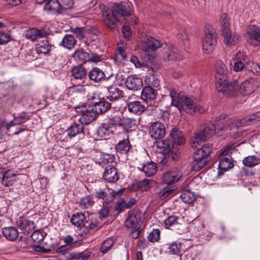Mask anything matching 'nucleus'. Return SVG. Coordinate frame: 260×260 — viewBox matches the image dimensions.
Segmentation results:
<instances>
[{"mask_svg":"<svg viewBox=\"0 0 260 260\" xmlns=\"http://www.w3.org/2000/svg\"><path fill=\"white\" fill-rule=\"evenodd\" d=\"M180 197L183 202L187 204L191 203L196 200L194 193L190 190L184 191L181 194Z\"/></svg>","mask_w":260,"mask_h":260,"instance_id":"8fccbe9b","label":"nucleus"},{"mask_svg":"<svg viewBox=\"0 0 260 260\" xmlns=\"http://www.w3.org/2000/svg\"><path fill=\"white\" fill-rule=\"evenodd\" d=\"M233 70L235 72L242 71L244 68H246V64L244 61L236 60L234 61Z\"/></svg>","mask_w":260,"mask_h":260,"instance_id":"69168bd1","label":"nucleus"},{"mask_svg":"<svg viewBox=\"0 0 260 260\" xmlns=\"http://www.w3.org/2000/svg\"><path fill=\"white\" fill-rule=\"evenodd\" d=\"M132 146L128 139H124L120 141L119 143L116 145L115 149L116 151L121 153H127Z\"/></svg>","mask_w":260,"mask_h":260,"instance_id":"ea45409f","label":"nucleus"},{"mask_svg":"<svg viewBox=\"0 0 260 260\" xmlns=\"http://www.w3.org/2000/svg\"><path fill=\"white\" fill-rule=\"evenodd\" d=\"M10 126L9 123L5 120L0 119V139H2L7 134Z\"/></svg>","mask_w":260,"mask_h":260,"instance_id":"5fc2aeb1","label":"nucleus"},{"mask_svg":"<svg viewBox=\"0 0 260 260\" xmlns=\"http://www.w3.org/2000/svg\"><path fill=\"white\" fill-rule=\"evenodd\" d=\"M138 168L140 171L143 172L147 177L154 175L157 170L156 164L152 161L140 165Z\"/></svg>","mask_w":260,"mask_h":260,"instance_id":"a878e982","label":"nucleus"},{"mask_svg":"<svg viewBox=\"0 0 260 260\" xmlns=\"http://www.w3.org/2000/svg\"><path fill=\"white\" fill-rule=\"evenodd\" d=\"M164 58L165 60H168L169 61H177V60H180L182 58V56L178 52L171 50L166 53V56H165Z\"/></svg>","mask_w":260,"mask_h":260,"instance_id":"3c124183","label":"nucleus"},{"mask_svg":"<svg viewBox=\"0 0 260 260\" xmlns=\"http://www.w3.org/2000/svg\"><path fill=\"white\" fill-rule=\"evenodd\" d=\"M61 8L57 0H49L45 3L44 9L50 14L56 12L61 13H62Z\"/></svg>","mask_w":260,"mask_h":260,"instance_id":"bb28decb","label":"nucleus"},{"mask_svg":"<svg viewBox=\"0 0 260 260\" xmlns=\"http://www.w3.org/2000/svg\"><path fill=\"white\" fill-rule=\"evenodd\" d=\"M76 44V40L72 35H66L62 39L60 45L63 47L71 49L74 47Z\"/></svg>","mask_w":260,"mask_h":260,"instance_id":"4c0bfd02","label":"nucleus"},{"mask_svg":"<svg viewBox=\"0 0 260 260\" xmlns=\"http://www.w3.org/2000/svg\"><path fill=\"white\" fill-rule=\"evenodd\" d=\"M103 178L108 182H115L119 179L117 170L113 166H108L103 173Z\"/></svg>","mask_w":260,"mask_h":260,"instance_id":"6ab92c4d","label":"nucleus"},{"mask_svg":"<svg viewBox=\"0 0 260 260\" xmlns=\"http://www.w3.org/2000/svg\"><path fill=\"white\" fill-rule=\"evenodd\" d=\"M140 219V215L137 214L135 211L129 212L128 216L125 221V225L129 229H136L138 228Z\"/></svg>","mask_w":260,"mask_h":260,"instance_id":"5701e85b","label":"nucleus"},{"mask_svg":"<svg viewBox=\"0 0 260 260\" xmlns=\"http://www.w3.org/2000/svg\"><path fill=\"white\" fill-rule=\"evenodd\" d=\"M94 204V201L89 196H86L82 198L79 202V206L82 209H89L92 207Z\"/></svg>","mask_w":260,"mask_h":260,"instance_id":"a18cd8bd","label":"nucleus"},{"mask_svg":"<svg viewBox=\"0 0 260 260\" xmlns=\"http://www.w3.org/2000/svg\"><path fill=\"white\" fill-rule=\"evenodd\" d=\"M246 42L251 46L256 47L260 45V27L250 25L244 34Z\"/></svg>","mask_w":260,"mask_h":260,"instance_id":"423d86ee","label":"nucleus"},{"mask_svg":"<svg viewBox=\"0 0 260 260\" xmlns=\"http://www.w3.org/2000/svg\"><path fill=\"white\" fill-rule=\"evenodd\" d=\"M79 121L82 124H88L91 122L95 118L96 114L91 106L88 108H84L78 111Z\"/></svg>","mask_w":260,"mask_h":260,"instance_id":"9b49d317","label":"nucleus"},{"mask_svg":"<svg viewBox=\"0 0 260 260\" xmlns=\"http://www.w3.org/2000/svg\"><path fill=\"white\" fill-rule=\"evenodd\" d=\"M126 208V201L120 200L117 201L115 205V209L118 212H122Z\"/></svg>","mask_w":260,"mask_h":260,"instance_id":"774afa93","label":"nucleus"},{"mask_svg":"<svg viewBox=\"0 0 260 260\" xmlns=\"http://www.w3.org/2000/svg\"><path fill=\"white\" fill-rule=\"evenodd\" d=\"M217 44V38L204 37L202 42V50L204 53L209 54L213 52Z\"/></svg>","mask_w":260,"mask_h":260,"instance_id":"412c9836","label":"nucleus"},{"mask_svg":"<svg viewBox=\"0 0 260 260\" xmlns=\"http://www.w3.org/2000/svg\"><path fill=\"white\" fill-rule=\"evenodd\" d=\"M224 36V43L228 47L236 45L239 41V36L237 34L232 32L231 29L222 32Z\"/></svg>","mask_w":260,"mask_h":260,"instance_id":"393cba45","label":"nucleus"},{"mask_svg":"<svg viewBox=\"0 0 260 260\" xmlns=\"http://www.w3.org/2000/svg\"><path fill=\"white\" fill-rule=\"evenodd\" d=\"M51 46L48 40H43L36 46V50L38 54L46 55L50 50Z\"/></svg>","mask_w":260,"mask_h":260,"instance_id":"58836bf2","label":"nucleus"},{"mask_svg":"<svg viewBox=\"0 0 260 260\" xmlns=\"http://www.w3.org/2000/svg\"><path fill=\"white\" fill-rule=\"evenodd\" d=\"M71 222L73 225L80 228V230L82 229V232L79 233L81 236H83L84 235H86L89 232L87 228L84 227L86 220L85 216L83 213H76L73 214L71 217Z\"/></svg>","mask_w":260,"mask_h":260,"instance_id":"9d476101","label":"nucleus"},{"mask_svg":"<svg viewBox=\"0 0 260 260\" xmlns=\"http://www.w3.org/2000/svg\"><path fill=\"white\" fill-rule=\"evenodd\" d=\"M73 57L79 63L82 64L89 61V53L83 49H80L75 51Z\"/></svg>","mask_w":260,"mask_h":260,"instance_id":"473e14b6","label":"nucleus"},{"mask_svg":"<svg viewBox=\"0 0 260 260\" xmlns=\"http://www.w3.org/2000/svg\"><path fill=\"white\" fill-rule=\"evenodd\" d=\"M143 50L148 53L153 51L160 47L162 43L153 38H148L143 43Z\"/></svg>","mask_w":260,"mask_h":260,"instance_id":"a211bd4d","label":"nucleus"},{"mask_svg":"<svg viewBox=\"0 0 260 260\" xmlns=\"http://www.w3.org/2000/svg\"><path fill=\"white\" fill-rule=\"evenodd\" d=\"M17 179V175L12 171L9 170L4 173L2 183L5 186H12Z\"/></svg>","mask_w":260,"mask_h":260,"instance_id":"2f4dec72","label":"nucleus"},{"mask_svg":"<svg viewBox=\"0 0 260 260\" xmlns=\"http://www.w3.org/2000/svg\"><path fill=\"white\" fill-rule=\"evenodd\" d=\"M3 235L10 241L15 240L18 236V231L13 226L6 227L2 229Z\"/></svg>","mask_w":260,"mask_h":260,"instance_id":"f704fd0d","label":"nucleus"},{"mask_svg":"<svg viewBox=\"0 0 260 260\" xmlns=\"http://www.w3.org/2000/svg\"><path fill=\"white\" fill-rule=\"evenodd\" d=\"M259 121H260V111L250 114L241 119H237L225 114H221L216 119V121L220 128H224L222 124L224 122L228 124L232 123L233 127H230V129L233 130L232 138L234 139L239 135L237 131L238 127L253 124Z\"/></svg>","mask_w":260,"mask_h":260,"instance_id":"7ed1b4c3","label":"nucleus"},{"mask_svg":"<svg viewBox=\"0 0 260 260\" xmlns=\"http://www.w3.org/2000/svg\"><path fill=\"white\" fill-rule=\"evenodd\" d=\"M157 146L160 148H162L161 151L164 154H167L169 152L170 150V147L169 145L164 140L160 141L158 142Z\"/></svg>","mask_w":260,"mask_h":260,"instance_id":"338daca9","label":"nucleus"},{"mask_svg":"<svg viewBox=\"0 0 260 260\" xmlns=\"http://www.w3.org/2000/svg\"><path fill=\"white\" fill-rule=\"evenodd\" d=\"M113 17L119 19L121 16H128L131 15L132 9L130 5L126 2L116 3L112 7Z\"/></svg>","mask_w":260,"mask_h":260,"instance_id":"0eeeda50","label":"nucleus"},{"mask_svg":"<svg viewBox=\"0 0 260 260\" xmlns=\"http://www.w3.org/2000/svg\"><path fill=\"white\" fill-rule=\"evenodd\" d=\"M46 233L43 230L40 229L35 231L31 235V239L36 243H40L44 239Z\"/></svg>","mask_w":260,"mask_h":260,"instance_id":"09e8293b","label":"nucleus"},{"mask_svg":"<svg viewBox=\"0 0 260 260\" xmlns=\"http://www.w3.org/2000/svg\"><path fill=\"white\" fill-rule=\"evenodd\" d=\"M136 124V120L134 119L127 118H124L123 117L122 126L121 129L124 132L128 128H132Z\"/></svg>","mask_w":260,"mask_h":260,"instance_id":"4d7b16f0","label":"nucleus"},{"mask_svg":"<svg viewBox=\"0 0 260 260\" xmlns=\"http://www.w3.org/2000/svg\"><path fill=\"white\" fill-rule=\"evenodd\" d=\"M260 163V158L256 155H252L245 157L243 160V164L247 167H253Z\"/></svg>","mask_w":260,"mask_h":260,"instance_id":"37998d69","label":"nucleus"},{"mask_svg":"<svg viewBox=\"0 0 260 260\" xmlns=\"http://www.w3.org/2000/svg\"><path fill=\"white\" fill-rule=\"evenodd\" d=\"M108 91L106 98L111 102L118 100L122 94V91L116 87H110Z\"/></svg>","mask_w":260,"mask_h":260,"instance_id":"e433bc0d","label":"nucleus"},{"mask_svg":"<svg viewBox=\"0 0 260 260\" xmlns=\"http://www.w3.org/2000/svg\"><path fill=\"white\" fill-rule=\"evenodd\" d=\"M68 136L70 138H73L77 135L84 134L83 124L80 121L79 123L74 122L67 129Z\"/></svg>","mask_w":260,"mask_h":260,"instance_id":"cd10ccee","label":"nucleus"},{"mask_svg":"<svg viewBox=\"0 0 260 260\" xmlns=\"http://www.w3.org/2000/svg\"><path fill=\"white\" fill-rule=\"evenodd\" d=\"M170 140L175 144L181 145L185 143V140L183 134L178 128H173L170 133Z\"/></svg>","mask_w":260,"mask_h":260,"instance_id":"aec40b11","label":"nucleus"},{"mask_svg":"<svg viewBox=\"0 0 260 260\" xmlns=\"http://www.w3.org/2000/svg\"><path fill=\"white\" fill-rule=\"evenodd\" d=\"M220 23L222 32H224L231 29L229 18L226 14L223 13L221 15Z\"/></svg>","mask_w":260,"mask_h":260,"instance_id":"603ef678","label":"nucleus"},{"mask_svg":"<svg viewBox=\"0 0 260 260\" xmlns=\"http://www.w3.org/2000/svg\"><path fill=\"white\" fill-rule=\"evenodd\" d=\"M63 243L67 248H72L75 247L77 245V242L74 240V238L70 235H67L61 238Z\"/></svg>","mask_w":260,"mask_h":260,"instance_id":"864d4df0","label":"nucleus"},{"mask_svg":"<svg viewBox=\"0 0 260 260\" xmlns=\"http://www.w3.org/2000/svg\"><path fill=\"white\" fill-rule=\"evenodd\" d=\"M88 76L91 80L98 82L101 81H108L113 74L107 77L103 70L98 68H93L89 72Z\"/></svg>","mask_w":260,"mask_h":260,"instance_id":"dca6fc26","label":"nucleus"},{"mask_svg":"<svg viewBox=\"0 0 260 260\" xmlns=\"http://www.w3.org/2000/svg\"><path fill=\"white\" fill-rule=\"evenodd\" d=\"M11 40V35L8 33L0 31V45L6 44Z\"/></svg>","mask_w":260,"mask_h":260,"instance_id":"0e129e2a","label":"nucleus"},{"mask_svg":"<svg viewBox=\"0 0 260 260\" xmlns=\"http://www.w3.org/2000/svg\"><path fill=\"white\" fill-rule=\"evenodd\" d=\"M123 190V189L118 191H114L112 189L107 188L105 190L102 189L96 191L94 195L98 199H102L105 204H109L110 202L114 200L115 196L122 193Z\"/></svg>","mask_w":260,"mask_h":260,"instance_id":"6e6552de","label":"nucleus"},{"mask_svg":"<svg viewBox=\"0 0 260 260\" xmlns=\"http://www.w3.org/2000/svg\"><path fill=\"white\" fill-rule=\"evenodd\" d=\"M170 96L172 105L180 111L184 110L189 114H193L196 112L202 113L205 111L202 106L197 104L191 98L184 96L182 93H177L174 89H170Z\"/></svg>","mask_w":260,"mask_h":260,"instance_id":"f03ea898","label":"nucleus"},{"mask_svg":"<svg viewBox=\"0 0 260 260\" xmlns=\"http://www.w3.org/2000/svg\"><path fill=\"white\" fill-rule=\"evenodd\" d=\"M182 176V172L177 168H173L164 174L162 181L167 185H171L178 182Z\"/></svg>","mask_w":260,"mask_h":260,"instance_id":"1a4fd4ad","label":"nucleus"},{"mask_svg":"<svg viewBox=\"0 0 260 260\" xmlns=\"http://www.w3.org/2000/svg\"><path fill=\"white\" fill-rule=\"evenodd\" d=\"M111 106V104L108 102L100 101L95 103L91 106L96 115L100 114L106 112Z\"/></svg>","mask_w":260,"mask_h":260,"instance_id":"72a5a7b5","label":"nucleus"},{"mask_svg":"<svg viewBox=\"0 0 260 260\" xmlns=\"http://www.w3.org/2000/svg\"><path fill=\"white\" fill-rule=\"evenodd\" d=\"M205 37L209 38H217L215 30L210 24H206L204 27Z\"/></svg>","mask_w":260,"mask_h":260,"instance_id":"bf43d9fd","label":"nucleus"},{"mask_svg":"<svg viewBox=\"0 0 260 260\" xmlns=\"http://www.w3.org/2000/svg\"><path fill=\"white\" fill-rule=\"evenodd\" d=\"M150 180L149 179H144L137 183L138 187L142 190H146L149 188Z\"/></svg>","mask_w":260,"mask_h":260,"instance_id":"e2e57ef3","label":"nucleus"},{"mask_svg":"<svg viewBox=\"0 0 260 260\" xmlns=\"http://www.w3.org/2000/svg\"><path fill=\"white\" fill-rule=\"evenodd\" d=\"M114 244L113 239L108 238L104 241L101 246L100 251L105 254L107 253L112 247Z\"/></svg>","mask_w":260,"mask_h":260,"instance_id":"6e6d98bb","label":"nucleus"},{"mask_svg":"<svg viewBox=\"0 0 260 260\" xmlns=\"http://www.w3.org/2000/svg\"><path fill=\"white\" fill-rule=\"evenodd\" d=\"M98 7L100 11L103 12L104 21L105 24L111 28H115L116 26V21L119 19H115V18L113 17V15H111L108 13L107 10H105L104 12L105 6L104 4H100Z\"/></svg>","mask_w":260,"mask_h":260,"instance_id":"4be33fe9","label":"nucleus"},{"mask_svg":"<svg viewBox=\"0 0 260 260\" xmlns=\"http://www.w3.org/2000/svg\"><path fill=\"white\" fill-rule=\"evenodd\" d=\"M160 237V231L158 229H153L149 234L148 239L151 242H155L158 241Z\"/></svg>","mask_w":260,"mask_h":260,"instance_id":"052dcab7","label":"nucleus"},{"mask_svg":"<svg viewBox=\"0 0 260 260\" xmlns=\"http://www.w3.org/2000/svg\"><path fill=\"white\" fill-rule=\"evenodd\" d=\"M125 84L128 89L136 91L140 89L143 83L141 78L136 76H129L126 80Z\"/></svg>","mask_w":260,"mask_h":260,"instance_id":"b1692460","label":"nucleus"},{"mask_svg":"<svg viewBox=\"0 0 260 260\" xmlns=\"http://www.w3.org/2000/svg\"><path fill=\"white\" fill-rule=\"evenodd\" d=\"M114 155L109 153H103L101 155L100 160L101 163L107 164L114 161Z\"/></svg>","mask_w":260,"mask_h":260,"instance_id":"13d9d810","label":"nucleus"},{"mask_svg":"<svg viewBox=\"0 0 260 260\" xmlns=\"http://www.w3.org/2000/svg\"><path fill=\"white\" fill-rule=\"evenodd\" d=\"M127 106L129 112L137 114H141L146 109L145 106L138 101L128 102Z\"/></svg>","mask_w":260,"mask_h":260,"instance_id":"c85d7f7f","label":"nucleus"},{"mask_svg":"<svg viewBox=\"0 0 260 260\" xmlns=\"http://www.w3.org/2000/svg\"><path fill=\"white\" fill-rule=\"evenodd\" d=\"M179 217L175 215L168 216L164 221V226L166 228H170L178 225Z\"/></svg>","mask_w":260,"mask_h":260,"instance_id":"de8ad7c7","label":"nucleus"},{"mask_svg":"<svg viewBox=\"0 0 260 260\" xmlns=\"http://www.w3.org/2000/svg\"><path fill=\"white\" fill-rule=\"evenodd\" d=\"M47 35V33L45 30L32 28L26 31L25 37L27 39L34 41L38 38L45 37Z\"/></svg>","mask_w":260,"mask_h":260,"instance_id":"c756f323","label":"nucleus"},{"mask_svg":"<svg viewBox=\"0 0 260 260\" xmlns=\"http://www.w3.org/2000/svg\"><path fill=\"white\" fill-rule=\"evenodd\" d=\"M75 252H66L60 254L58 256V260H75L76 257Z\"/></svg>","mask_w":260,"mask_h":260,"instance_id":"680f3d73","label":"nucleus"},{"mask_svg":"<svg viewBox=\"0 0 260 260\" xmlns=\"http://www.w3.org/2000/svg\"><path fill=\"white\" fill-rule=\"evenodd\" d=\"M219 116L217 117L215 119V123L216 125L215 126L211 121H209L206 122L204 124V127L203 129L198 131L203 136H205L206 137V139H209L212 136H213L215 132L216 129L217 128L218 130L220 131H232L231 133H230V134L231 135V137L233 136V130L230 129V127H233L232 123H227L226 122H224V123H222V126L224 127L223 128H220L219 125L218 124L216 119Z\"/></svg>","mask_w":260,"mask_h":260,"instance_id":"39448f33","label":"nucleus"},{"mask_svg":"<svg viewBox=\"0 0 260 260\" xmlns=\"http://www.w3.org/2000/svg\"><path fill=\"white\" fill-rule=\"evenodd\" d=\"M108 124L114 131L118 128L121 129L123 117L119 114H114L108 117Z\"/></svg>","mask_w":260,"mask_h":260,"instance_id":"7c9ffc66","label":"nucleus"},{"mask_svg":"<svg viewBox=\"0 0 260 260\" xmlns=\"http://www.w3.org/2000/svg\"><path fill=\"white\" fill-rule=\"evenodd\" d=\"M149 134L154 139L162 138L166 134L164 124L158 122L153 123L149 128Z\"/></svg>","mask_w":260,"mask_h":260,"instance_id":"4468645a","label":"nucleus"},{"mask_svg":"<svg viewBox=\"0 0 260 260\" xmlns=\"http://www.w3.org/2000/svg\"><path fill=\"white\" fill-rule=\"evenodd\" d=\"M228 69L225 64L221 60H217L215 64L216 87L218 91L229 96L236 95L239 83L236 80L230 82L227 80Z\"/></svg>","mask_w":260,"mask_h":260,"instance_id":"f257e3e1","label":"nucleus"},{"mask_svg":"<svg viewBox=\"0 0 260 260\" xmlns=\"http://www.w3.org/2000/svg\"><path fill=\"white\" fill-rule=\"evenodd\" d=\"M212 150V146L206 144L196 151L193 154L192 170L198 171L206 165L209 160V154Z\"/></svg>","mask_w":260,"mask_h":260,"instance_id":"20e7f679","label":"nucleus"},{"mask_svg":"<svg viewBox=\"0 0 260 260\" xmlns=\"http://www.w3.org/2000/svg\"><path fill=\"white\" fill-rule=\"evenodd\" d=\"M256 87V81L253 78H250L241 83L239 91L243 96H247L252 93Z\"/></svg>","mask_w":260,"mask_h":260,"instance_id":"ddd939ff","label":"nucleus"},{"mask_svg":"<svg viewBox=\"0 0 260 260\" xmlns=\"http://www.w3.org/2000/svg\"><path fill=\"white\" fill-rule=\"evenodd\" d=\"M87 75L86 70L82 66H78L74 67L72 70V79L74 81L75 80H79L80 82L77 83L78 85H81L84 83V79Z\"/></svg>","mask_w":260,"mask_h":260,"instance_id":"2eb2a0df","label":"nucleus"},{"mask_svg":"<svg viewBox=\"0 0 260 260\" xmlns=\"http://www.w3.org/2000/svg\"><path fill=\"white\" fill-rule=\"evenodd\" d=\"M156 98L154 89L150 87H145L141 92V98L146 102L152 101Z\"/></svg>","mask_w":260,"mask_h":260,"instance_id":"c9c22d12","label":"nucleus"},{"mask_svg":"<svg viewBox=\"0 0 260 260\" xmlns=\"http://www.w3.org/2000/svg\"><path fill=\"white\" fill-rule=\"evenodd\" d=\"M232 59L233 61L240 60L244 61L246 64V69L248 70V68H250L252 61L250 60L247 56L246 52L244 51L242 48H238L233 52Z\"/></svg>","mask_w":260,"mask_h":260,"instance_id":"f3484780","label":"nucleus"},{"mask_svg":"<svg viewBox=\"0 0 260 260\" xmlns=\"http://www.w3.org/2000/svg\"><path fill=\"white\" fill-rule=\"evenodd\" d=\"M113 133H114V131L112 127L109 125L106 124L99 126L98 129V134L101 137L108 136Z\"/></svg>","mask_w":260,"mask_h":260,"instance_id":"49530a36","label":"nucleus"},{"mask_svg":"<svg viewBox=\"0 0 260 260\" xmlns=\"http://www.w3.org/2000/svg\"><path fill=\"white\" fill-rule=\"evenodd\" d=\"M16 224L24 234L27 235L29 234L35 228V223L33 221L23 216L18 217L16 219Z\"/></svg>","mask_w":260,"mask_h":260,"instance_id":"f8f14e48","label":"nucleus"},{"mask_svg":"<svg viewBox=\"0 0 260 260\" xmlns=\"http://www.w3.org/2000/svg\"><path fill=\"white\" fill-rule=\"evenodd\" d=\"M167 252L170 254L179 255L182 248L181 242H175L167 245Z\"/></svg>","mask_w":260,"mask_h":260,"instance_id":"c03bdc74","label":"nucleus"},{"mask_svg":"<svg viewBox=\"0 0 260 260\" xmlns=\"http://www.w3.org/2000/svg\"><path fill=\"white\" fill-rule=\"evenodd\" d=\"M205 141H206V139L205 136H203L201 133L199 132H196L190 139V143L191 147L196 148Z\"/></svg>","mask_w":260,"mask_h":260,"instance_id":"a19ab883","label":"nucleus"},{"mask_svg":"<svg viewBox=\"0 0 260 260\" xmlns=\"http://www.w3.org/2000/svg\"><path fill=\"white\" fill-rule=\"evenodd\" d=\"M234 166L233 161L231 156L225 157L221 158L219 162L218 168L220 170L226 171L232 168Z\"/></svg>","mask_w":260,"mask_h":260,"instance_id":"79ce46f5","label":"nucleus"}]
</instances>
